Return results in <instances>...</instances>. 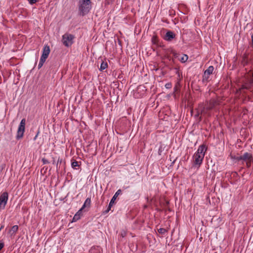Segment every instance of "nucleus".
Instances as JSON below:
<instances>
[{
    "mask_svg": "<svg viewBox=\"0 0 253 253\" xmlns=\"http://www.w3.org/2000/svg\"><path fill=\"white\" fill-rule=\"evenodd\" d=\"M207 147L206 145L203 144L199 146L197 151L193 156V164L195 167H199L202 164Z\"/></svg>",
    "mask_w": 253,
    "mask_h": 253,
    "instance_id": "1",
    "label": "nucleus"
},
{
    "mask_svg": "<svg viewBox=\"0 0 253 253\" xmlns=\"http://www.w3.org/2000/svg\"><path fill=\"white\" fill-rule=\"evenodd\" d=\"M91 0H80L79 1V10L80 14L84 15L87 14L91 8Z\"/></svg>",
    "mask_w": 253,
    "mask_h": 253,
    "instance_id": "2",
    "label": "nucleus"
},
{
    "mask_svg": "<svg viewBox=\"0 0 253 253\" xmlns=\"http://www.w3.org/2000/svg\"><path fill=\"white\" fill-rule=\"evenodd\" d=\"M217 104V101L214 99H211L209 101H207L204 106H202L200 108V113L203 115H207L210 116V114L209 111L212 109L215 105Z\"/></svg>",
    "mask_w": 253,
    "mask_h": 253,
    "instance_id": "3",
    "label": "nucleus"
},
{
    "mask_svg": "<svg viewBox=\"0 0 253 253\" xmlns=\"http://www.w3.org/2000/svg\"><path fill=\"white\" fill-rule=\"evenodd\" d=\"M50 53V48L48 45H45L43 47L42 53L41 57L40 60L38 65V68H41L43 63L45 62L46 59L48 57Z\"/></svg>",
    "mask_w": 253,
    "mask_h": 253,
    "instance_id": "4",
    "label": "nucleus"
},
{
    "mask_svg": "<svg viewBox=\"0 0 253 253\" xmlns=\"http://www.w3.org/2000/svg\"><path fill=\"white\" fill-rule=\"evenodd\" d=\"M74 36L70 34L66 33L62 36V42L66 47H69L73 43Z\"/></svg>",
    "mask_w": 253,
    "mask_h": 253,
    "instance_id": "5",
    "label": "nucleus"
},
{
    "mask_svg": "<svg viewBox=\"0 0 253 253\" xmlns=\"http://www.w3.org/2000/svg\"><path fill=\"white\" fill-rule=\"evenodd\" d=\"M237 160L246 161L247 167L249 168L251 166V163L253 160V156L251 154L246 152L243 155L238 157Z\"/></svg>",
    "mask_w": 253,
    "mask_h": 253,
    "instance_id": "6",
    "label": "nucleus"
},
{
    "mask_svg": "<svg viewBox=\"0 0 253 253\" xmlns=\"http://www.w3.org/2000/svg\"><path fill=\"white\" fill-rule=\"evenodd\" d=\"M25 124L26 120L25 119H23L18 126L16 135L17 139H20L23 137L25 129Z\"/></svg>",
    "mask_w": 253,
    "mask_h": 253,
    "instance_id": "7",
    "label": "nucleus"
},
{
    "mask_svg": "<svg viewBox=\"0 0 253 253\" xmlns=\"http://www.w3.org/2000/svg\"><path fill=\"white\" fill-rule=\"evenodd\" d=\"M8 193L4 192L0 196V209H4L8 201Z\"/></svg>",
    "mask_w": 253,
    "mask_h": 253,
    "instance_id": "8",
    "label": "nucleus"
},
{
    "mask_svg": "<svg viewBox=\"0 0 253 253\" xmlns=\"http://www.w3.org/2000/svg\"><path fill=\"white\" fill-rule=\"evenodd\" d=\"M122 191L121 189H119L117 190V191L115 193V195L112 197V199L111 200L109 206L107 209V210L105 211V213H107L109 211L111 210V207L113 205L115 200L116 199L117 197L121 193Z\"/></svg>",
    "mask_w": 253,
    "mask_h": 253,
    "instance_id": "9",
    "label": "nucleus"
},
{
    "mask_svg": "<svg viewBox=\"0 0 253 253\" xmlns=\"http://www.w3.org/2000/svg\"><path fill=\"white\" fill-rule=\"evenodd\" d=\"M213 70L214 68L212 66L209 67V68L204 72V75L203 76L204 81H207L209 79V75L212 73Z\"/></svg>",
    "mask_w": 253,
    "mask_h": 253,
    "instance_id": "10",
    "label": "nucleus"
},
{
    "mask_svg": "<svg viewBox=\"0 0 253 253\" xmlns=\"http://www.w3.org/2000/svg\"><path fill=\"white\" fill-rule=\"evenodd\" d=\"M175 37L174 33L170 31H168L164 37V39L167 41H171Z\"/></svg>",
    "mask_w": 253,
    "mask_h": 253,
    "instance_id": "11",
    "label": "nucleus"
},
{
    "mask_svg": "<svg viewBox=\"0 0 253 253\" xmlns=\"http://www.w3.org/2000/svg\"><path fill=\"white\" fill-rule=\"evenodd\" d=\"M101 248L99 246L92 247L89 250V253H101Z\"/></svg>",
    "mask_w": 253,
    "mask_h": 253,
    "instance_id": "12",
    "label": "nucleus"
},
{
    "mask_svg": "<svg viewBox=\"0 0 253 253\" xmlns=\"http://www.w3.org/2000/svg\"><path fill=\"white\" fill-rule=\"evenodd\" d=\"M18 225L13 226L9 231V233L10 234L11 236L15 235V233L18 231Z\"/></svg>",
    "mask_w": 253,
    "mask_h": 253,
    "instance_id": "13",
    "label": "nucleus"
},
{
    "mask_svg": "<svg viewBox=\"0 0 253 253\" xmlns=\"http://www.w3.org/2000/svg\"><path fill=\"white\" fill-rule=\"evenodd\" d=\"M91 204V199L90 198H87L85 202H84V205L82 206V209H84L86 207H89Z\"/></svg>",
    "mask_w": 253,
    "mask_h": 253,
    "instance_id": "14",
    "label": "nucleus"
},
{
    "mask_svg": "<svg viewBox=\"0 0 253 253\" xmlns=\"http://www.w3.org/2000/svg\"><path fill=\"white\" fill-rule=\"evenodd\" d=\"M188 59V56L186 54H183L181 57H180L179 60L182 63H185L187 61Z\"/></svg>",
    "mask_w": 253,
    "mask_h": 253,
    "instance_id": "15",
    "label": "nucleus"
},
{
    "mask_svg": "<svg viewBox=\"0 0 253 253\" xmlns=\"http://www.w3.org/2000/svg\"><path fill=\"white\" fill-rule=\"evenodd\" d=\"M108 67L107 63L106 62H102L100 65V70L103 71Z\"/></svg>",
    "mask_w": 253,
    "mask_h": 253,
    "instance_id": "16",
    "label": "nucleus"
},
{
    "mask_svg": "<svg viewBox=\"0 0 253 253\" xmlns=\"http://www.w3.org/2000/svg\"><path fill=\"white\" fill-rule=\"evenodd\" d=\"M71 166L73 169H76V167H79V163L76 161H74L72 162V164H71Z\"/></svg>",
    "mask_w": 253,
    "mask_h": 253,
    "instance_id": "17",
    "label": "nucleus"
},
{
    "mask_svg": "<svg viewBox=\"0 0 253 253\" xmlns=\"http://www.w3.org/2000/svg\"><path fill=\"white\" fill-rule=\"evenodd\" d=\"M80 218L81 217H80V216H79V215H78V214H75L73 218L72 221L76 222L77 220H78L79 219H80Z\"/></svg>",
    "mask_w": 253,
    "mask_h": 253,
    "instance_id": "18",
    "label": "nucleus"
},
{
    "mask_svg": "<svg viewBox=\"0 0 253 253\" xmlns=\"http://www.w3.org/2000/svg\"><path fill=\"white\" fill-rule=\"evenodd\" d=\"M158 232L160 234H165L167 232V230L165 229V228H160L158 230Z\"/></svg>",
    "mask_w": 253,
    "mask_h": 253,
    "instance_id": "19",
    "label": "nucleus"
},
{
    "mask_svg": "<svg viewBox=\"0 0 253 253\" xmlns=\"http://www.w3.org/2000/svg\"><path fill=\"white\" fill-rule=\"evenodd\" d=\"M244 89H248V86L246 84L243 85L242 87L240 88H239V91L241 92L242 90Z\"/></svg>",
    "mask_w": 253,
    "mask_h": 253,
    "instance_id": "20",
    "label": "nucleus"
},
{
    "mask_svg": "<svg viewBox=\"0 0 253 253\" xmlns=\"http://www.w3.org/2000/svg\"><path fill=\"white\" fill-rule=\"evenodd\" d=\"M172 86V85H171V83H167L165 85V87L167 88H171Z\"/></svg>",
    "mask_w": 253,
    "mask_h": 253,
    "instance_id": "21",
    "label": "nucleus"
},
{
    "mask_svg": "<svg viewBox=\"0 0 253 253\" xmlns=\"http://www.w3.org/2000/svg\"><path fill=\"white\" fill-rule=\"evenodd\" d=\"M84 209H82V208L76 213L78 214V215L81 217L82 213V211Z\"/></svg>",
    "mask_w": 253,
    "mask_h": 253,
    "instance_id": "22",
    "label": "nucleus"
},
{
    "mask_svg": "<svg viewBox=\"0 0 253 253\" xmlns=\"http://www.w3.org/2000/svg\"><path fill=\"white\" fill-rule=\"evenodd\" d=\"M37 1V0H30L29 3L31 4H33L34 3H35Z\"/></svg>",
    "mask_w": 253,
    "mask_h": 253,
    "instance_id": "23",
    "label": "nucleus"
},
{
    "mask_svg": "<svg viewBox=\"0 0 253 253\" xmlns=\"http://www.w3.org/2000/svg\"><path fill=\"white\" fill-rule=\"evenodd\" d=\"M4 244L3 242L0 241V251L3 248Z\"/></svg>",
    "mask_w": 253,
    "mask_h": 253,
    "instance_id": "24",
    "label": "nucleus"
},
{
    "mask_svg": "<svg viewBox=\"0 0 253 253\" xmlns=\"http://www.w3.org/2000/svg\"><path fill=\"white\" fill-rule=\"evenodd\" d=\"M39 133H40V132H39V131H38L37 132V134H36V136H35L34 137V141H35V140L37 139V137H38V135H39Z\"/></svg>",
    "mask_w": 253,
    "mask_h": 253,
    "instance_id": "25",
    "label": "nucleus"
},
{
    "mask_svg": "<svg viewBox=\"0 0 253 253\" xmlns=\"http://www.w3.org/2000/svg\"><path fill=\"white\" fill-rule=\"evenodd\" d=\"M62 159H60L59 158V159H58L57 163V164H56V166H57L58 164L59 163H61L62 162Z\"/></svg>",
    "mask_w": 253,
    "mask_h": 253,
    "instance_id": "26",
    "label": "nucleus"
},
{
    "mask_svg": "<svg viewBox=\"0 0 253 253\" xmlns=\"http://www.w3.org/2000/svg\"><path fill=\"white\" fill-rule=\"evenodd\" d=\"M42 161L44 164H47L48 162V161L45 159H42Z\"/></svg>",
    "mask_w": 253,
    "mask_h": 253,
    "instance_id": "27",
    "label": "nucleus"
},
{
    "mask_svg": "<svg viewBox=\"0 0 253 253\" xmlns=\"http://www.w3.org/2000/svg\"><path fill=\"white\" fill-rule=\"evenodd\" d=\"M121 235L123 237H124L126 235V233L125 232H124L123 233H122Z\"/></svg>",
    "mask_w": 253,
    "mask_h": 253,
    "instance_id": "28",
    "label": "nucleus"
},
{
    "mask_svg": "<svg viewBox=\"0 0 253 253\" xmlns=\"http://www.w3.org/2000/svg\"><path fill=\"white\" fill-rule=\"evenodd\" d=\"M173 54H174V56H175V57H178V56L176 53L173 52Z\"/></svg>",
    "mask_w": 253,
    "mask_h": 253,
    "instance_id": "29",
    "label": "nucleus"
},
{
    "mask_svg": "<svg viewBox=\"0 0 253 253\" xmlns=\"http://www.w3.org/2000/svg\"><path fill=\"white\" fill-rule=\"evenodd\" d=\"M4 227V225H1L0 227V230H1Z\"/></svg>",
    "mask_w": 253,
    "mask_h": 253,
    "instance_id": "30",
    "label": "nucleus"
},
{
    "mask_svg": "<svg viewBox=\"0 0 253 253\" xmlns=\"http://www.w3.org/2000/svg\"><path fill=\"white\" fill-rule=\"evenodd\" d=\"M0 231H1V230H0Z\"/></svg>",
    "mask_w": 253,
    "mask_h": 253,
    "instance_id": "31",
    "label": "nucleus"
}]
</instances>
